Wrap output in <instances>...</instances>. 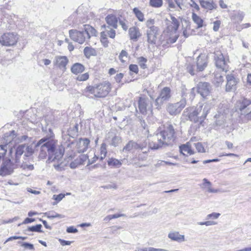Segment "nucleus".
Here are the masks:
<instances>
[{
  "label": "nucleus",
  "instance_id": "f704fd0d",
  "mask_svg": "<svg viewBox=\"0 0 251 251\" xmlns=\"http://www.w3.org/2000/svg\"><path fill=\"white\" fill-rule=\"evenodd\" d=\"M102 27L105 28L108 36L111 38H115L116 32L114 29H111L109 26H106V25H103Z\"/></svg>",
  "mask_w": 251,
  "mask_h": 251
},
{
  "label": "nucleus",
  "instance_id": "aec40b11",
  "mask_svg": "<svg viewBox=\"0 0 251 251\" xmlns=\"http://www.w3.org/2000/svg\"><path fill=\"white\" fill-rule=\"evenodd\" d=\"M201 6L206 9L211 10L216 9L217 5L213 0H199Z\"/></svg>",
  "mask_w": 251,
  "mask_h": 251
},
{
  "label": "nucleus",
  "instance_id": "412c9836",
  "mask_svg": "<svg viewBox=\"0 0 251 251\" xmlns=\"http://www.w3.org/2000/svg\"><path fill=\"white\" fill-rule=\"evenodd\" d=\"M25 145L23 144L18 146L16 150L15 154V163L18 164L20 163V160L21 155L25 153Z\"/></svg>",
  "mask_w": 251,
  "mask_h": 251
},
{
  "label": "nucleus",
  "instance_id": "4c0bfd02",
  "mask_svg": "<svg viewBox=\"0 0 251 251\" xmlns=\"http://www.w3.org/2000/svg\"><path fill=\"white\" fill-rule=\"evenodd\" d=\"M47 217L50 219H53L55 218H63L65 217L63 215L56 213L54 212H49L45 213Z\"/></svg>",
  "mask_w": 251,
  "mask_h": 251
},
{
  "label": "nucleus",
  "instance_id": "864d4df0",
  "mask_svg": "<svg viewBox=\"0 0 251 251\" xmlns=\"http://www.w3.org/2000/svg\"><path fill=\"white\" fill-rule=\"evenodd\" d=\"M65 195L63 194H60L59 195H54L53 196V199L55 200L57 202L61 201L64 197Z\"/></svg>",
  "mask_w": 251,
  "mask_h": 251
},
{
  "label": "nucleus",
  "instance_id": "9d476101",
  "mask_svg": "<svg viewBox=\"0 0 251 251\" xmlns=\"http://www.w3.org/2000/svg\"><path fill=\"white\" fill-rule=\"evenodd\" d=\"M138 110L136 109L137 112H139L142 115H145L148 111H151L152 103L149 100L145 97H140L138 101Z\"/></svg>",
  "mask_w": 251,
  "mask_h": 251
},
{
  "label": "nucleus",
  "instance_id": "6e6d98bb",
  "mask_svg": "<svg viewBox=\"0 0 251 251\" xmlns=\"http://www.w3.org/2000/svg\"><path fill=\"white\" fill-rule=\"evenodd\" d=\"M130 71L137 74L138 73V67L137 65L131 64L129 66Z\"/></svg>",
  "mask_w": 251,
  "mask_h": 251
},
{
  "label": "nucleus",
  "instance_id": "f257e3e1",
  "mask_svg": "<svg viewBox=\"0 0 251 251\" xmlns=\"http://www.w3.org/2000/svg\"><path fill=\"white\" fill-rule=\"evenodd\" d=\"M62 141L60 146L57 149V141L54 138L44 137L40 139L36 144L35 147H40L39 158L41 159H45L48 156L49 163L53 162V166L57 170L61 168L62 156L65 149L72 148L74 145L73 141L70 140Z\"/></svg>",
  "mask_w": 251,
  "mask_h": 251
},
{
  "label": "nucleus",
  "instance_id": "e433bc0d",
  "mask_svg": "<svg viewBox=\"0 0 251 251\" xmlns=\"http://www.w3.org/2000/svg\"><path fill=\"white\" fill-rule=\"evenodd\" d=\"M42 226L41 224L36 225L34 226H29L28 227L26 231H32V232H42L41 228Z\"/></svg>",
  "mask_w": 251,
  "mask_h": 251
},
{
  "label": "nucleus",
  "instance_id": "1a4fd4ad",
  "mask_svg": "<svg viewBox=\"0 0 251 251\" xmlns=\"http://www.w3.org/2000/svg\"><path fill=\"white\" fill-rule=\"evenodd\" d=\"M186 104L185 98H183L179 102L175 103H169L167 107V112L172 116L179 114Z\"/></svg>",
  "mask_w": 251,
  "mask_h": 251
},
{
  "label": "nucleus",
  "instance_id": "7c9ffc66",
  "mask_svg": "<svg viewBox=\"0 0 251 251\" xmlns=\"http://www.w3.org/2000/svg\"><path fill=\"white\" fill-rule=\"evenodd\" d=\"M83 52L86 58H89L91 56H95L96 55V52L95 49L86 47L84 49Z\"/></svg>",
  "mask_w": 251,
  "mask_h": 251
},
{
  "label": "nucleus",
  "instance_id": "20e7f679",
  "mask_svg": "<svg viewBox=\"0 0 251 251\" xmlns=\"http://www.w3.org/2000/svg\"><path fill=\"white\" fill-rule=\"evenodd\" d=\"M110 90V83L104 81L96 86H87L83 90V94L89 98H93L91 95L96 98H103L108 94Z\"/></svg>",
  "mask_w": 251,
  "mask_h": 251
},
{
  "label": "nucleus",
  "instance_id": "bb28decb",
  "mask_svg": "<svg viewBox=\"0 0 251 251\" xmlns=\"http://www.w3.org/2000/svg\"><path fill=\"white\" fill-rule=\"evenodd\" d=\"M84 67L80 63H75L71 67V71L74 74H78L82 73L84 71Z\"/></svg>",
  "mask_w": 251,
  "mask_h": 251
},
{
  "label": "nucleus",
  "instance_id": "a878e982",
  "mask_svg": "<svg viewBox=\"0 0 251 251\" xmlns=\"http://www.w3.org/2000/svg\"><path fill=\"white\" fill-rule=\"evenodd\" d=\"M128 32L130 38L131 40L136 41L140 36L139 29L135 26L130 27L129 29Z\"/></svg>",
  "mask_w": 251,
  "mask_h": 251
},
{
  "label": "nucleus",
  "instance_id": "5701e85b",
  "mask_svg": "<svg viewBox=\"0 0 251 251\" xmlns=\"http://www.w3.org/2000/svg\"><path fill=\"white\" fill-rule=\"evenodd\" d=\"M84 30V35L86 36V38H90L91 36H96L97 31L92 26L88 25H83Z\"/></svg>",
  "mask_w": 251,
  "mask_h": 251
},
{
  "label": "nucleus",
  "instance_id": "3c124183",
  "mask_svg": "<svg viewBox=\"0 0 251 251\" xmlns=\"http://www.w3.org/2000/svg\"><path fill=\"white\" fill-rule=\"evenodd\" d=\"M220 216V214L219 213L213 212L211 214H209L207 215L206 219L209 220L210 219H216L219 218Z\"/></svg>",
  "mask_w": 251,
  "mask_h": 251
},
{
  "label": "nucleus",
  "instance_id": "473e14b6",
  "mask_svg": "<svg viewBox=\"0 0 251 251\" xmlns=\"http://www.w3.org/2000/svg\"><path fill=\"white\" fill-rule=\"evenodd\" d=\"M122 142V138L119 136L115 135L109 141V144L115 147L118 146Z\"/></svg>",
  "mask_w": 251,
  "mask_h": 251
},
{
  "label": "nucleus",
  "instance_id": "a211bd4d",
  "mask_svg": "<svg viewBox=\"0 0 251 251\" xmlns=\"http://www.w3.org/2000/svg\"><path fill=\"white\" fill-rule=\"evenodd\" d=\"M158 27L147 30V41L149 44L152 45L155 44L157 36L158 35Z\"/></svg>",
  "mask_w": 251,
  "mask_h": 251
},
{
  "label": "nucleus",
  "instance_id": "6e6552de",
  "mask_svg": "<svg viewBox=\"0 0 251 251\" xmlns=\"http://www.w3.org/2000/svg\"><path fill=\"white\" fill-rule=\"evenodd\" d=\"M214 54V60L217 68L226 72L228 69V59L226 60L223 53L219 50H215Z\"/></svg>",
  "mask_w": 251,
  "mask_h": 251
},
{
  "label": "nucleus",
  "instance_id": "0e129e2a",
  "mask_svg": "<svg viewBox=\"0 0 251 251\" xmlns=\"http://www.w3.org/2000/svg\"><path fill=\"white\" fill-rule=\"evenodd\" d=\"M236 16L238 20V22H241L244 17V14L242 12H240L237 13Z\"/></svg>",
  "mask_w": 251,
  "mask_h": 251
},
{
  "label": "nucleus",
  "instance_id": "cd10ccee",
  "mask_svg": "<svg viewBox=\"0 0 251 251\" xmlns=\"http://www.w3.org/2000/svg\"><path fill=\"white\" fill-rule=\"evenodd\" d=\"M179 148L180 152L184 155H186L187 154L189 155L194 154V151L188 143L180 146Z\"/></svg>",
  "mask_w": 251,
  "mask_h": 251
},
{
  "label": "nucleus",
  "instance_id": "de8ad7c7",
  "mask_svg": "<svg viewBox=\"0 0 251 251\" xmlns=\"http://www.w3.org/2000/svg\"><path fill=\"white\" fill-rule=\"evenodd\" d=\"M18 243L19 244L21 243L22 244L21 246H22L23 247H24L25 249H28L30 250H34V246L32 244L27 243V242L22 243L21 242H18Z\"/></svg>",
  "mask_w": 251,
  "mask_h": 251
},
{
  "label": "nucleus",
  "instance_id": "c756f323",
  "mask_svg": "<svg viewBox=\"0 0 251 251\" xmlns=\"http://www.w3.org/2000/svg\"><path fill=\"white\" fill-rule=\"evenodd\" d=\"M224 81L223 76L220 73L216 72L214 75L213 83L217 87L220 86Z\"/></svg>",
  "mask_w": 251,
  "mask_h": 251
},
{
  "label": "nucleus",
  "instance_id": "c85d7f7f",
  "mask_svg": "<svg viewBox=\"0 0 251 251\" xmlns=\"http://www.w3.org/2000/svg\"><path fill=\"white\" fill-rule=\"evenodd\" d=\"M123 163V160H118L114 158H109L107 161L109 166L115 168H120Z\"/></svg>",
  "mask_w": 251,
  "mask_h": 251
},
{
  "label": "nucleus",
  "instance_id": "39448f33",
  "mask_svg": "<svg viewBox=\"0 0 251 251\" xmlns=\"http://www.w3.org/2000/svg\"><path fill=\"white\" fill-rule=\"evenodd\" d=\"M251 104V98L241 97L236 102V111L241 115H244L247 119L251 120V110L250 108Z\"/></svg>",
  "mask_w": 251,
  "mask_h": 251
},
{
  "label": "nucleus",
  "instance_id": "6ab92c4d",
  "mask_svg": "<svg viewBox=\"0 0 251 251\" xmlns=\"http://www.w3.org/2000/svg\"><path fill=\"white\" fill-rule=\"evenodd\" d=\"M168 237L171 240L177 242H182L185 241L184 235L180 234L178 231H171L168 234Z\"/></svg>",
  "mask_w": 251,
  "mask_h": 251
},
{
  "label": "nucleus",
  "instance_id": "9b49d317",
  "mask_svg": "<svg viewBox=\"0 0 251 251\" xmlns=\"http://www.w3.org/2000/svg\"><path fill=\"white\" fill-rule=\"evenodd\" d=\"M15 168V165L11 159L4 158L0 168V175L6 176L11 174Z\"/></svg>",
  "mask_w": 251,
  "mask_h": 251
},
{
  "label": "nucleus",
  "instance_id": "13d9d810",
  "mask_svg": "<svg viewBox=\"0 0 251 251\" xmlns=\"http://www.w3.org/2000/svg\"><path fill=\"white\" fill-rule=\"evenodd\" d=\"M59 241L60 244L63 246H64L66 245H70L72 243V241H66L65 240L61 239H59Z\"/></svg>",
  "mask_w": 251,
  "mask_h": 251
},
{
  "label": "nucleus",
  "instance_id": "e2e57ef3",
  "mask_svg": "<svg viewBox=\"0 0 251 251\" xmlns=\"http://www.w3.org/2000/svg\"><path fill=\"white\" fill-rule=\"evenodd\" d=\"M66 231L68 233H76L78 231V230L76 228L72 226L68 227L66 229Z\"/></svg>",
  "mask_w": 251,
  "mask_h": 251
},
{
  "label": "nucleus",
  "instance_id": "ea45409f",
  "mask_svg": "<svg viewBox=\"0 0 251 251\" xmlns=\"http://www.w3.org/2000/svg\"><path fill=\"white\" fill-rule=\"evenodd\" d=\"M134 141H129L127 144L124 147L123 151H129L134 149Z\"/></svg>",
  "mask_w": 251,
  "mask_h": 251
},
{
  "label": "nucleus",
  "instance_id": "69168bd1",
  "mask_svg": "<svg viewBox=\"0 0 251 251\" xmlns=\"http://www.w3.org/2000/svg\"><path fill=\"white\" fill-rule=\"evenodd\" d=\"M35 221V219L26 218L25 219L22 224H27Z\"/></svg>",
  "mask_w": 251,
  "mask_h": 251
},
{
  "label": "nucleus",
  "instance_id": "052dcab7",
  "mask_svg": "<svg viewBox=\"0 0 251 251\" xmlns=\"http://www.w3.org/2000/svg\"><path fill=\"white\" fill-rule=\"evenodd\" d=\"M124 76V74L122 73H119L116 75L115 79L117 82L120 83Z\"/></svg>",
  "mask_w": 251,
  "mask_h": 251
},
{
  "label": "nucleus",
  "instance_id": "7ed1b4c3",
  "mask_svg": "<svg viewBox=\"0 0 251 251\" xmlns=\"http://www.w3.org/2000/svg\"><path fill=\"white\" fill-rule=\"evenodd\" d=\"M211 106L209 104L201 105L198 107H190L186 108L183 116L186 120L194 123H200L201 124L211 109Z\"/></svg>",
  "mask_w": 251,
  "mask_h": 251
},
{
  "label": "nucleus",
  "instance_id": "4468645a",
  "mask_svg": "<svg viewBox=\"0 0 251 251\" xmlns=\"http://www.w3.org/2000/svg\"><path fill=\"white\" fill-rule=\"evenodd\" d=\"M69 35L72 40L80 44H83L86 39V36L83 31H80L76 29L70 30Z\"/></svg>",
  "mask_w": 251,
  "mask_h": 251
},
{
  "label": "nucleus",
  "instance_id": "5fc2aeb1",
  "mask_svg": "<svg viewBox=\"0 0 251 251\" xmlns=\"http://www.w3.org/2000/svg\"><path fill=\"white\" fill-rule=\"evenodd\" d=\"M100 154H101V155H102V154L106 155L107 150H106V145L105 143H103L101 145V146L100 148Z\"/></svg>",
  "mask_w": 251,
  "mask_h": 251
},
{
  "label": "nucleus",
  "instance_id": "79ce46f5",
  "mask_svg": "<svg viewBox=\"0 0 251 251\" xmlns=\"http://www.w3.org/2000/svg\"><path fill=\"white\" fill-rule=\"evenodd\" d=\"M126 216V215L124 214H115L113 215H109L107 216L104 219V220L105 221H110L113 219H116L118 218L121 217H124Z\"/></svg>",
  "mask_w": 251,
  "mask_h": 251
},
{
  "label": "nucleus",
  "instance_id": "2eb2a0df",
  "mask_svg": "<svg viewBox=\"0 0 251 251\" xmlns=\"http://www.w3.org/2000/svg\"><path fill=\"white\" fill-rule=\"evenodd\" d=\"M226 91L230 92L236 89V85L238 82V79L233 74H228L226 75Z\"/></svg>",
  "mask_w": 251,
  "mask_h": 251
},
{
  "label": "nucleus",
  "instance_id": "423d86ee",
  "mask_svg": "<svg viewBox=\"0 0 251 251\" xmlns=\"http://www.w3.org/2000/svg\"><path fill=\"white\" fill-rule=\"evenodd\" d=\"M70 135H66L65 136H64V139H63V141L64 142H66L67 141L68 142H69V140H70L71 141H73L74 142V145L72 146V148H69L67 149H65V151L66 150L67 151H73V149H74V147L75 146H75H76V148L77 149V151L78 152L80 153V152H84V151H85L87 149H88V146L90 143V140L88 139V138H80L78 141H77L76 142V143H75V142H74V140H71L70 139Z\"/></svg>",
  "mask_w": 251,
  "mask_h": 251
},
{
  "label": "nucleus",
  "instance_id": "b1692460",
  "mask_svg": "<svg viewBox=\"0 0 251 251\" xmlns=\"http://www.w3.org/2000/svg\"><path fill=\"white\" fill-rule=\"evenodd\" d=\"M150 142L147 139L142 141H138L137 142L134 141V150H142L147 147L148 144L149 145Z\"/></svg>",
  "mask_w": 251,
  "mask_h": 251
},
{
  "label": "nucleus",
  "instance_id": "58836bf2",
  "mask_svg": "<svg viewBox=\"0 0 251 251\" xmlns=\"http://www.w3.org/2000/svg\"><path fill=\"white\" fill-rule=\"evenodd\" d=\"M187 71L192 75H196V73L199 72L197 71V68L195 69V66L191 64H189L188 65L187 67Z\"/></svg>",
  "mask_w": 251,
  "mask_h": 251
},
{
  "label": "nucleus",
  "instance_id": "4be33fe9",
  "mask_svg": "<svg viewBox=\"0 0 251 251\" xmlns=\"http://www.w3.org/2000/svg\"><path fill=\"white\" fill-rule=\"evenodd\" d=\"M105 21L108 25L111 26L113 28H117L118 19L116 16L114 15H108L105 18Z\"/></svg>",
  "mask_w": 251,
  "mask_h": 251
},
{
  "label": "nucleus",
  "instance_id": "c03bdc74",
  "mask_svg": "<svg viewBox=\"0 0 251 251\" xmlns=\"http://www.w3.org/2000/svg\"><path fill=\"white\" fill-rule=\"evenodd\" d=\"M155 21L154 19H150L147 21L146 25L148 27L147 29H152V28H157V26L154 25Z\"/></svg>",
  "mask_w": 251,
  "mask_h": 251
},
{
  "label": "nucleus",
  "instance_id": "ddd939ff",
  "mask_svg": "<svg viewBox=\"0 0 251 251\" xmlns=\"http://www.w3.org/2000/svg\"><path fill=\"white\" fill-rule=\"evenodd\" d=\"M197 92L203 98H206L211 93L212 88L208 82H200L197 86Z\"/></svg>",
  "mask_w": 251,
  "mask_h": 251
},
{
  "label": "nucleus",
  "instance_id": "a19ab883",
  "mask_svg": "<svg viewBox=\"0 0 251 251\" xmlns=\"http://www.w3.org/2000/svg\"><path fill=\"white\" fill-rule=\"evenodd\" d=\"M150 5L154 7H160L162 5V0H150Z\"/></svg>",
  "mask_w": 251,
  "mask_h": 251
},
{
  "label": "nucleus",
  "instance_id": "72a5a7b5",
  "mask_svg": "<svg viewBox=\"0 0 251 251\" xmlns=\"http://www.w3.org/2000/svg\"><path fill=\"white\" fill-rule=\"evenodd\" d=\"M133 12L139 21L143 22L144 21V15L138 8L136 7L134 8Z\"/></svg>",
  "mask_w": 251,
  "mask_h": 251
},
{
  "label": "nucleus",
  "instance_id": "dca6fc26",
  "mask_svg": "<svg viewBox=\"0 0 251 251\" xmlns=\"http://www.w3.org/2000/svg\"><path fill=\"white\" fill-rule=\"evenodd\" d=\"M68 62V59L66 56H56L53 60V65L60 70L65 71L66 69V65Z\"/></svg>",
  "mask_w": 251,
  "mask_h": 251
},
{
  "label": "nucleus",
  "instance_id": "4d7b16f0",
  "mask_svg": "<svg viewBox=\"0 0 251 251\" xmlns=\"http://www.w3.org/2000/svg\"><path fill=\"white\" fill-rule=\"evenodd\" d=\"M213 30L215 31H217L219 29L221 22L220 21H216L213 23Z\"/></svg>",
  "mask_w": 251,
  "mask_h": 251
},
{
  "label": "nucleus",
  "instance_id": "37998d69",
  "mask_svg": "<svg viewBox=\"0 0 251 251\" xmlns=\"http://www.w3.org/2000/svg\"><path fill=\"white\" fill-rule=\"evenodd\" d=\"M127 53L125 50H122L119 56V58L121 61L123 63H125L126 61V59L127 57Z\"/></svg>",
  "mask_w": 251,
  "mask_h": 251
},
{
  "label": "nucleus",
  "instance_id": "393cba45",
  "mask_svg": "<svg viewBox=\"0 0 251 251\" xmlns=\"http://www.w3.org/2000/svg\"><path fill=\"white\" fill-rule=\"evenodd\" d=\"M176 34L172 36L167 37L166 41H162L161 44L163 47H168L171 44L175 43L178 37V35Z\"/></svg>",
  "mask_w": 251,
  "mask_h": 251
},
{
  "label": "nucleus",
  "instance_id": "f3484780",
  "mask_svg": "<svg viewBox=\"0 0 251 251\" xmlns=\"http://www.w3.org/2000/svg\"><path fill=\"white\" fill-rule=\"evenodd\" d=\"M208 63L207 56L205 54L201 53L197 58V71L199 72L203 71L207 67Z\"/></svg>",
  "mask_w": 251,
  "mask_h": 251
},
{
  "label": "nucleus",
  "instance_id": "338daca9",
  "mask_svg": "<svg viewBox=\"0 0 251 251\" xmlns=\"http://www.w3.org/2000/svg\"><path fill=\"white\" fill-rule=\"evenodd\" d=\"M119 24L122 26L124 30H126L127 29L128 26L126 25V24L124 21L119 20Z\"/></svg>",
  "mask_w": 251,
  "mask_h": 251
},
{
  "label": "nucleus",
  "instance_id": "bf43d9fd",
  "mask_svg": "<svg viewBox=\"0 0 251 251\" xmlns=\"http://www.w3.org/2000/svg\"><path fill=\"white\" fill-rule=\"evenodd\" d=\"M72 131L73 132L72 133V134L73 135H77L78 132V125L77 124H76L74 127L73 128V129L72 130ZM70 131H69V132L70 134H72V133H70Z\"/></svg>",
  "mask_w": 251,
  "mask_h": 251
},
{
  "label": "nucleus",
  "instance_id": "8fccbe9b",
  "mask_svg": "<svg viewBox=\"0 0 251 251\" xmlns=\"http://www.w3.org/2000/svg\"><path fill=\"white\" fill-rule=\"evenodd\" d=\"M89 78V75L87 73H84L83 74L79 75L77 76L76 79L78 81H85L87 80Z\"/></svg>",
  "mask_w": 251,
  "mask_h": 251
},
{
  "label": "nucleus",
  "instance_id": "c9c22d12",
  "mask_svg": "<svg viewBox=\"0 0 251 251\" xmlns=\"http://www.w3.org/2000/svg\"><path fill=\"white\" fill-rule=\"evenodd\" d=\"M171 19L172 20V24L173 25V31H174L175 33H176V32L177 30L178 27L179 26V22L177 20V19H176L174 16H171Z\"/></svg>",
  "mask_w": 251,
  "mask_h": 251
},
{
  "label": "nucleus",
  "instance_id": "49530a36",
  "mask_svg": "<svg viewBox=\"0 0 251 251\" xmlns=\"http://www.w3.org/2000/svg\"><path fill=\"white\" fill-rule=\"evenodd\" d=\"M34 152V150L32 147L30 146H26L25 145V156H29L32 154Z\"/></svg>",
  "mask_w": 251,
  "mask_h": 251
},
{
  "label": "nucleus",
  "instance_id": "774afa93",
  "mask_svg": "<svg viewBox=\"0 0 251 251\" xmlns=\"http://www.w3.org/2000/svg\"><path fill=\"white\" fill-rule=\"evenodd\" d=\"M148 251H169L163 249H156L153 247L148 248Z\"/></svg>",
  "mask_w": 251,
  "mask_h": 251
},
{
  "label": "nucleus",
  "instance_id": "680f3d73",
  "mask_svg": "<svg viewBox=\"0 0 251 251\" xmlns=\"http://www.w3.org/2000/svg\"><path fill=\"white\" fill-rule=\"evenodd\" d=\"M169 7L170 8H176V4L175 1L174 0H166Z\"/></svg>",
  "mask_w": 251,
  "mask_h": 251
},
{
  "label": "nucleus",
  "instance_id": "2f4dec72",
  "mask_svg": "<svg viewBox=\"0 0 251 251\" xmlns=\"http://www.w3.org/2000/svg\"><path fill=\"white\" fill-rule=\"evenodd\" d=\"M192 17L193 21L197 25L198 28L202 27L203 21L201 17L194 13H193Z\"/></svg>",
  "mask_w": 251,
  "mask_h": 251
},
{
  "label": "nucleus",
  "instance_id": "603ef678",
  "mask_svg": "<svg viewBox=\"0 0 251 251\" xmlns=\"http://www.w3.org/2000/svg\"><path fill=\"white\" fill-rule=\"evenodd\" d=\"M197 224H198V225H201V226L205 225L206 226H209L215 225L217 224V223L215 222H214V221H207L206 222H198Z\"/></svg>",
  "mask_w": 251,
  "mask_h": 251
},
{
  "label": "nucleus",
  "instance_id": "09e8293b",
  "mask_svg": "<svg viewBox=\"0 0 251 251\" xmlns=\"http://www.w3.org/2000/svg\"><path fill=\"white\" fill-rule=\"evenodd\" d=\"M195 146L199 152H205V149L202 144L201 143L198 142L197 143L194 144Z\"/></svg>",
  "mask_w": 251,
  "mask_h": 251
},
{
  "label": "nucleus",
  "instance_id": "0eeeda50",
  "mask_svg": "<svg viewBox=\"0 0 251 251\" xmlns=\"http://www.w3.org/2000/svg\"><path fill=\"white\" fill-rule=\"evenodd\" d=\"M171 97V89L169 87H165L160 91L159 96L155 100V105L159 109L163 103L168 101Z\"/></svg>",
  "mask_w": 251,
  "mask_h": 251
},
{
  "label": "nucleus",
  "instance_id": "f8f14e48",
  "mask_svg": "<svg viewBox=\"0 0 251 251\" xmlns=\"http://www.w3.org/2000/svg\"><path fill=\"white\" fill-rule=\"evenodd\" d=\"M17 34L14 33H4L0 38V43L5 46H11L15 45L18 41Z\"/></svg>",
  "mask_w": 251,
  "mask_h": 251
},
{
  "label": "nucleus",
  "instance_id": "a18cd8bd",
  "mask_svg": "<svg viewBox=\"0 0 251 251\" xmlns=\"http://www.w3.org/2000/svg\"><path fill=\"white\" fill-rule=\"evenodd\" d=\"M139 64L140 67L142 69H145L147 68L146 63L147 61V59L144 57H140L138 58Z\"/></svg>",
  "mask_w": 251,
  "mask_h": 251
},
{
  "label": "nucleus",
  "instance_id": "f03ea898",
  "mask_svg": "<svg viewBox=\"0 0 251 251\" xmlns=\"http://www.w3.org/2000/svg\"><path fill=\"white\" fill-rule=\"evenodd\" d=\"M176 138L174 126L171 124L164 126V129L153 136L152 140L149 143V148L157 150L163 146L172 145Z\"/></svg>",
  "mask_w": 251,
  "mask_h": 251
}]
</instances>
